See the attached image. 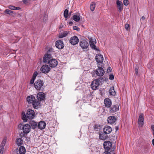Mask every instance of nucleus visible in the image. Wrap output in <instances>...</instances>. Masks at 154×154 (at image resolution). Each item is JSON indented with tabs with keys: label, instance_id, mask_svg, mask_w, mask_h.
Segmentation results:
<instances>
[{
	"label": "nucleus",
	"instance_id": "412c9836",
	"mask_svg": "<svg viewBox=\"0 0 154 154\" xmlns=\"http://www.w3.org/2000/svg\"><path fill=\"white\" fill-rule=\"evenodd\" d=\"M119 110V106H117L114 105L110 108V112L111 113H113Z\"/></svg>",
	"mask_w": 154,
	"mask_h": 154
},
{
	"label": "nucleus",
	"instance_id": "cd10ccee",
	"mask_svg": "<svg viewBox=\"0 0 154 154\" xmlns=\"http://www.w3.org/2000/svg\"><path fill=\"white\" fill-rule=\"evenodd\" d=\"M107 137V136L106 134H104V133L99 134V138L100 139L102 140H106Z\"/></svg>",
	"mask_w": 154,
	"mask_h": 154
},
{
	"label": "nucleus",
	"instance_id": "49530a36",
	"mask_svg": "<svg viewBox=\"0 0 154 154\" xmlns=\"http://www.w3.org/2000/svg\"><path fill=\"white\" fill-rule=\"evenodd\" d=\"M88 39L89 40V42H92L93 41L95 40V39H93L92 37H88Z\"/></svg>",
	"mask_w": 154,
	"mask_h": 154
},
{
	"label": "nucleus",
	"instance_id": "20e7f679",
	"mask_svg": "<svg viewBox=\"0 0 154 154\" xmlns=\"http://www.w3.org/2000/svg\"><path fill=\"white\" fill-rule=\"evenodd\" d=\"M97 81V79H95L93 81L91 84V88L93 90H96L97 89L100 84Z\"/></svg>",
	"mask_w": 154,
	"mask_h": 154
},
{
	"label": "nucleus",
	"instance_id": "6ab92c4d",
	"mask_svg": "<svg viewBox=\"0 0 154 154\" xmlns=\"http://www.w3.org/2000/svg\"><path fill=\"white\" fill-rule=\"evenodd\" d=\"M104 103L105 106L106 107H109L111 106V100L109 98L105 99L104 100Z\"/></svg>",
	"mask_w": 154,
	"mask_h": 154
},
{
	"label": "nucleus",
	"instance_id": "7ed1b4c3",
	"mask_svg": "<svg viewBox=\"0 0 154 154\" xmlns=\"http://www.w3.org/2000/svg\"><path fill=\"white\" fill-rule=\"evenodd\" d=\"M97 66L98 68L96 70V73L98 76H102L105 72L104 70L102 68V63H98Z\"/></svg>",
	"mask_w": 154,
	"mask_h": 154
},
{
	"label": "nucleus",
	"instance_id": "680f3d73",
	"mask_svg": "<svg viewBox=\"0 0 154 154\" xmlns=\"http://www.w3.org/2000/svg\"><path fill=\"white\" fill-rule=\"evenodd\" d=\"M115 148H116L115 147H113L112 148L113 150L114 151L115 149Z\"/></svg>",
	"mask_w": 154,
	"mask_h": 154
},
{
	"label": "nucleus",
	"instance_id": "0eeeda50",
	"mask_svg": "<svg viewBox=\"0 0 154 154\" xmlns=\"http://www.w3.org/2000/svg\"><path fill=\"white\" fill-rule=\"evenodd\" d=\"M104 148L106 151H110V150L112 146V143L109 141H106L104 142L103 144Z\"/></svg>",
	"mask_w": 154,
	"mask_h": 154
},
{
	"label": "nucleus",
	"instance_id": "603ef678",
	"mask_svg": "<svg viewBox=\"0 0 154 154\" xmlns=\"http://www.w3.org/2000/svg\"><path fill=\"white\" fill-rule=\"evenodd\" d=\"M23 125L22 124H20L18 126V128H20V129H21L22 128L23 129Z\"/></svg>",
	"mask_w": 154,
	"mask_h": 154
},
{
	"label": "nucleus",
	"instance_id": "f03ea898",
	"mask_svg": "<svg viewBox=\"0 0 154 154\" xmlns=\"http://www.w3.org/2000/svg\"><path fill=\"white\" fill-rule=\"evenodd\" d=\"M44 82L40 79L37 80L34 84V87L37 90L42 91L44 89Z\"/></svg>",
	"mask_w": 154,
	"mask_h": 154
},
{
	"label": "nucleus",
	"instance_id": "13d9d810",
	"mask_svg": "<svg viewBox=\"0 0 154 154\" xmlns=\"http://www.w3.org/2000/svg\"><path fill=\"white\" fill-rule=\"evenodd\" d=\"M116 131H117L119 129V127L118 126H117L116 127Z\"/></svg>",
	"mask_w": 154,
	"mask_h": 154
},
{
	"label": "nucleus",
	"instance_id": "4d7b16f0",
	"mask_svg": "<svg viewBox=\"0 0 154 154\" xmlns=\"http://www.w3.org/2000/svg\"><path fill=\"white\" fill-rule=\"evenodd\" d=\"M145 17L144 16H143L141 19V20H144L145 19Z\"/></svg>",
	"mask_w": 154,
	"mask_h": 154
},
{
	"label": "nucleus",
	"instance_id": "ddd939ff",
	"mask_svg": "<svg viewBox=\"0 0 154 154\" xmlns=\"http://www.w3.org/2000/svg\"><path fill=\"white\" fill-rule=\"evenodd\" d=\"M95 59L96 61L97 62V63H102V62L103 60V55L100 54H96Z\"/></svg>",
	"mask_w": 154,
	"mask_h": 154
},
{
	"label": "nucleus",
	"instance_id": "8fccbe9b",
	"mask_svg": "<svg viewBox=\"0 0 154 154\" xmlns=\"http://www.w3.org/2000/svg\"><path fill=\"white\" fill-rule=\"evenodd\" d=\"M111 68L110 67H109L107 69V72H109L111 71Z\"/></svg>",
	"mask_w": 154,
	"mask_h": 154
},
{
	"label": "nucleus",
	"instance_id": "0e129e2a",
	"mask_svg": "<svg viewBox=\"0 0 154 154\" xmlns=\"http://www.w3.org/2000/svg\"><path fill=\"white\" fill-rule=\"evenodd\" d=\"M113 154H115V153H113Z\"/></svg>",
	"mask_w": 154,
	"mask_h": 154
},
{
	"label": "nucleus",
	"instance_id": "4be33fe9",
	"mask_svg": "<svg viewBox=\"0 0 154 154\" xmlns=\"http://www.w3.org/2000/svg\"><path fill=\"white\" fill-rule=\"evenodd\" d=\"M116 121V119L114 116H110L108 117L107 121L108 123L112 124L114 123Z\"/></svg>",
	"mask_w": 154,
	"mask_h": 154
},
{
	"label": "nucleus",
	"instance_id": "f3484780",
	"mask_svg": "<svg viewBox=\"0 0 154 154\" xmlns=\"http://www.w3.org/2000/svg\"><path fill=\"white\" fill-rule=\"evenodd\" d=\"M112 128L109 126H106L103 128V131L106 134H110L112 131Z\"/></svg>",
	"mask_w": 154,
	"mask_h": 154
},
{
	"label": "nucleus",
	"instance_id": "7c9ffc66",
	"mask_svg": "<svg viewBox=\"0 0 154 154\" xmlns=\"http://www.w3.org/2000/svg\"><path fill=\"white\" fill-rule=\"evenodd\" d=\"M8 7L9 9L12 10H19L20 9L19 7H16L12 5H9Z\"/></svg>",
	"mask_w": 154,
	"mask_h": 154
},
{
	"label": "nucleus",
	"instance_id": "9b49d317",
	"mask_svg": "<svg viewBox=\"0 0 154 154\" xmlns=\"http://www.w3.org/2000/svg\"><path fill=\"white\" fill-rule=\"evenodd\" d=\"M50 70V68L48 65H43L41 68V70L42 72L44 73H47Z\"/></svg>",
	"mask_w": 154,
	"mask_h": 154
},
{
	"label": "nucleus",
	"instance_id": "c9c22d12",
	"mask_svg": "<svg viewBox=\"0 0 154 154\" xmlns=\"http://www.w3.org/2000/svg\"><path fill=\"white\" fill-rule=\"evenodd\" d=\"M5 12L7 14L11 15L13 13V11L9 9H6L5 11Z\"/></svg>",
	"mask_w": 154,
	"mask_h": 154
},
{
	"label": "nucleus",
	"instance_id": "f257e3e1",
	"mask_svg": "<svg viewBox=\"0 0 154 154\" xmlns=\"http://www.w3.org/2000/svg\"><path fill=\"white\" fill-rule=\"evenodd\" d=\"M35 116V113L34 111L31 109H29L27 110L26 112V116L24 114H23L22 116V119L24 122H26L27 121V119H33Z\"/></svg>",
	"mask_w": 154,
	"mask_h": 154
},
{
	"label": "nucleus",
	"instance_id": "6e6552de",
	"mask_svg": "<svg viewBox=\"0 0 154 154\" xmlns=\"http://www.w3.org/2000/svg\"><path fill=\"white\" fill-rule=\"evenodd\" d=\"M80 45L83 49H87L89 46L88 42L85 40H82L80 42Z\"/></svg>",
	"mask_w": 154,
	"mask_h": 154
},
{
	"label": "nucleus",
	"instance_id": "a878e982",
	"mask_svg": "<svg viewBox=\"0 0 154 154\" xmlns=\"http://www.w3.org/2000/svg\"><path fill=\"white\" fill-rule=\"evenodd\" d=\"M96 40L93 41L92 42H90V45L91 48L93 49L96 50H97L96 47L95 45V44L96 43Z\"/></svg>",
	"mask_w": 154,
	"mask_h": 154
},
{
	"label": "nucleus",
	"instance_id": "3c124183",
	"mask_svg": "<svg viewBox=\"0 0 154 154\" xmlns=\"http://www.w3.org/2000/svg\"><path fill=\"white\" fill-rule=\"evenodd\" d=\"M138 69L136 68L135 70V73L136 75H138Z\"/></svg>",
	"mask_w": 154,
	"mask_h": 154
},
{
	"label": "nucleus",
	"instance_id": "2eb2a0df",
	"mask_svg": "<svg viewBox=\"0 0 154 154\" xmlns=\"http://www.w3.org/2000/svg\"><path fill=\"white\" fill-rule=\"evenodd\" d=\"M144 115L143 113H141L139 116L138 120V123L139 126L142 127L143 124L144 118Z\"/></svg>",
	"mask_w": 154,
	"mask_h": 154
},
{
	"label": "nucleus",
	"instance_id": "c756f323",
	"mask_svg": "<svg viewBox=\"0 0 154 154\" xmlns=\"http://www.w3.org/2000/svg\"><path fill=\"white\" fill-rule=\"evenodd\" d=\"M73 19L76 22H78L80 19V15H75L73 16Z\"/></svg>",
	"mask_w": 154,
	"mask_h": 154
},
{
	"label": "nucleus",
	"instance_id": "de8ad7c7",
	"mask_svg": "<svg viewBox=\"0 0 154 154\" xmlns=\"http://www.w3.org/2000/svg\"><path fill=\"white\" fill-rule=\"evenodd\" d=\"M35 79L32 78L30 82V83L31 84H32L34 83Z\"/></svg>",
	"mask_w": 154,
	"mask_h": 154
},
{
	"label": "nucleus",
	"instance_id": "4c0bfd02",
	"mask_svg": "<svg viewBox=\"0 0 154 154\" xmlns=\"http://www.w3.org/2000/svg\"><path fill=\"white\" fill-rule=\"evenodd\" d=\"M5 143H6V140H5V139H4L2 141V143L1 144L0 146L4 148V146L5 144Z\"/></svg>",
	"mask_w": 154,
	"mask_h": 154
},
{
	"label": "nucleus",
	"instance_id": "393cba45",
	"mask_svg": "<svg viewBox=\"0 0 154 154\" xmlns=\"http://www.w3.org/2000/svg\"><path fill=\"white\" fill-rule=\"evenodd\" d=\"M35 100L34 97L32 95L28 96L27 98V102L29 103H31Z\"/></svg>",
	"mask_w": 154,
	"mask_h": 154
},
{
	"label": "nucleus",
	"instance_id": "473e14b6",
	"mask_svg": "<svg viewBox=\"0 0 154 154\" xmlns=\"http://www.w3.org/2000/svg\"><path fill=\"white\" fill-rule=\"evenodd\" d=\"M95 7V4L93 2L92 3L90 6V8L92 11L94 10Z\"/></svg>",
	"mask_w": 154,
	"mask_h": 154
},
{
	"label": "nucleus",
	"instance_id": "58836bf2",
	"mask_svg": "<svg viewBox=\"0 0 154 154\" xmlns=\"http://www.w3.org/2000/svg\"><path fill=\"white\" fill-rule=\"evenodd\" d=\"M123 4L125 5H127L129 4V1L128 0H124L123 1Z\"/></svg>",
	"mask_w": 154,
	"mask_h": 154
},
{
	"label": "nucleus",
	"instance_id": "39448f33",
	"mask_svg": "<svg viewBox=\"0 0 154 154\" xmlns=\"http://www.w3.org/2000/svg\"><path fill=\"white\" fill-rule=\"evenodd\" d=\"M48 63L51 67L53 68L55 67L57 65L58 62L57 60L52 58L48 61Z\"/></svg>",
	"mask_w": 154,
	"mask_h": 154
},
{
	"label": "nucleus",
	"instance_id": "e2e57ef3",
	"mask_svg": "<svg viewBox=\"0 0 154 154\" xmlns=\"http://www.w3.org/2000/svg\"><path fill=\"white\" fill-rule=\"evenodd\" d=\"M97 125H96L94 127V128L95 129H96L97 128Z\"/></svg>",
	"mask_w": 154,
	"mask_h": 154
},
{
	"label": "nucleus",
	"instance_id": "f704fd0d",
	"mask_svg": "<svg viewBox=\"0 0 154 154\" xmlns=\"http://www.w3.org/2000/svg\"><path fill=\"white\" fill-rule=\"evenodd\" d=\"M68 14V10L67 9H66L64 12V16L65 18H67Z\"/></svg>",
	"mask_w": 154,
	"mask_h": 154
},
{
	"label": "nucleus",
	"instance_id": "5701e85b",
	"mask_svg": "<svg viewBox=\"0 0 154 154\" xmlns=\"http://www.w3.org/2000/svg\"><path fill=\"white\" fill-rule=\"evenodd\" d=\"M45 97V95L44 93L40 92L37 94V98L40 101L41 100H44Z\"/></svg>",
	"mask_w": 154,
	"mask_h": 154
},
{
	"label": "nucleus",
	"instance_id": "c03bdc74",
	"mask_svg": "<svg viewBox=\"0 0 154 154\" xmlns=\"http://www.w3.org/2000/svg\"><path fill=\"white\" fill-rule=\"evenodd\" d=\"M111 151H110L111 152ZM102 154H111L110 151H106L105 150V151L103 152Z\"/></svg>",
	"mask_w": 154,
	"mask_h": 154
},
{
	"label": "nucleus",
	"instance_id": "4468645a",
	"mask_svg": "<svg viewBox=\"0 0 154 154\" xmlns=\"http://www.w3.org/2000/svg\"><path fill=\"white\" fill-rule=\"evenodd\" d=\"M52 58L51 55L50 54H45L43 58V62L44 63H48V61Z\"/></svg>",
	"mask_w": 154,
	"mask_h": 154
},
{
	"label": "nucleus",
	"instance_id": "c85d7f7f",
	"mask_svg": "<svg viewBox=\"0 0 154 154\" xmlns=\"http://www.w3.org/2000/svg\"><path fill=\"white\" fill-rule=\"evenodd\" d=\"M109 94L112 96H114L116 94V92L114 90L113 87H111L109 90Z\"/></svg>",
	"mask_w": 154,
	"mask_h": 154
},
{
	"label": "nucleus",
	"instance_id": "aec40b11",
	"mask_svg": "<svg viewBox=\"0 0 154 154\" xmlns=\"http://www.w3.org/2000/svg\"><path fill=\"white\" fill-rule=\"evenodd\" d=\"M46 125V123L45 122L41 121L38 123L37 126L40 129L42 130L45 128Z\"/></svg>",
	"mask_w": 154,
	"mask_h": 154
},
{
	"label": "nucleus",
	"instance_id": "bf43d9fd",
	"mask_svg": "<svg viewBox=\"0 0 154 154\" xmlns=\"http://www.w3.org/2000/svg\"><path fill=\"white\" fill-rule=\"evenodd\" d=\"M152 144L154 146V139L152 140Z\"/></svg>",
	"mask_w": 154,
	"mask_h": 154
},
{
	"label": "nucleus",
	"instance_id": "5fc2aeb1",
	"mask_svg": "<svg viewBox=\"0 0 154 154\" xmlns=\"http://www.w3.org/2000/svg\"><path fill=\"white\" fill-rule=\"evenodd\" d=\"M73 22L72 21H70L69 22V25L70 26H71L72 25V24H73Z\"/></svg>",
	"mask_w": 154,
	"mask_h": 154
},
{
	"label": "nucleus",
	"instance_id": "dca6fc26",
	"mask_svg": "<svg viewBox=\"0 0 154 154\" xmlns=\"http://www.w3.org/2000/svg\"><path fill=\"white\" fill-rule=\"evenodd\" d=\"M116 4L117 5V7L119 12H121L123 9V5L122 2L119 0L116 1Z\"/></svg>",
	"mask_w": 154,
	"mask_h": 154
},
{
	"label": "nucleus",
	"instance_id": "f8f14e48",
	"mask_svg": "<svg viewBox=\"0 0 154 154\" xmlns=\"http://www.w3.org/2000/svg\"><path fill=\"white\" fill-rule=\"evenodd\" d=\"M30 126L28 124H26L23 125V130L24 133L27 134L29 133L30 131Z\"/></svg>",
	"mask_w": 154,
	"mask_h": 154
},
{
	"label": "nucleus",
	"instance_id": "09e8293b",
	"mask_svg": "<svg viewBox=\"0 0 154 154\" xmlns=\"http://www.w3.org/2000/svg\"><path fill=\"white\" fill-rule=\"evenodd\" d=\"M4 149V148L0 146V152L1 153H3Z\"/></svg>",
	"mask_w": 154,
	"mask_h": 154
},
{
	"label": "nucleus",
	"instance_id": "9d476101",
	"mask_svg": "<svg viewBox=\"0 0 154 154\" xmlns=\"http://www.w3.org/2000/svg\"><path fill=\"white\" fill-rule=\"evenodd\" d=\"M32 106L34 109H38L41 106L40 101L35 99L32 103Z\"/></svg>",
	"mask_w": 154,
	"mask_h": 154
},
{
	"label": "nucleus",
	"instance_id": "e433bc0d",
	"mask_svg": "<svg viewBox=\"0 0 154 154\" xmlns=\"http://www.w3.org/2000/svg\"><path fill=\"white\" fill-rule=\"evenodd\" d=\"M97 79V81L99 82L100 84H101L104 81L102 77H100L98 79Z\"/></svg>",
	"mask_w": 154,
	"mask_h": 154
},
{
	"label": "nucleus",
	"instance_id": "a211bd4d",
	"mask_svg": "<svg viewBox=\"0 0 154 154\" xmlns=\"http://www.w3.org/2000/svg\"><path fill=\"white\" fill-rule=\"evenodd\" d=\"M91 96L90 95H85L83 98V101L84 103H88L91 100Z\"/></svg>",
	"mask_w": 154,
	"mask_h": 154
},
{
	"label": "nucleus",
	"instance_id": "a18cd8bd",
	"mask_svg": "<svg viewBox=\"0 0 154 154\" xmlns=\"http://www.w3.org/2000/svg\"><path fill=\"white\" fill-rule=\"evenodd\" d=\"M109 79L110 80H113L114 79V76L113 74H111L109 76Z\"/></svg>",
	"mask_w": 154,
	"mask_h": 154
},
{
	"label": "nucleus",
	"instance_id": "a19ab883",
	"mask_svg": "<svg viewBox=\"0 0 154 154\" xmlns=\"http://www.w3.org/2000/svg\"><path fill=\"white\" fill-rule=\"evenodd\" d=\"M37 74H38L37 72L36 71L33 74L32 78H33L35 79L36 77L37 76Z\"/></svg>",
	"mask_w": 154,
	"mask_h": 154
},
{
	"label": "nucleus",
	"instance_id": "2f4dec72",
	"mask_svg": "<svg viewBox=\"0 0 154 154\" xmlns=\"http://www.w3.org/2000/svg\"><path fill=\"white\" fill-rule=\"evenodd\" d=\"M23 143V140L22 139L19 138L17 139V144L18 146L21 145Z\"/></svg>",
	"mask_w": 154,
	"mask_h": 154
},
{
	"label": "nucleus",
	"instance_id": "b1692460",
	"mask_svg": "<svg viewBox=\"0 0 154 154\" xmlns=\"http://www.w3.org/2000/svg\"><path fill=\"white\" fill-rule=\"evenodd\" d=\"M29 125L32 128L34 129L38 126L37 123L33 120H30L29 121Z\"/></svg>",
	"mask_w": 154,
	"mask_h": 154
},
{
	"label": "nucleus",
	"instance_id": "1a4fd4ad",
	"mask_svg": "<svg viewBox=\"0 0 154 154\" xmlns=\"http://www.w3.org/2000/svg\"><path fill=\"white\" fill-rule=\"evenodd\" d=\"M55 46L59 49H61L63 48L64 46L63 42L60 40H59L56 42Z\"/></svg>",
	"mask_w": 154,
	"mask_h": 154
},
{
	"label": "nucleus",
	"instance_id": "37998d69",
	"mask_svg": "<svg viewBox=\"0 0 154 154\" xmlns=\"http://www.w3.org/2000/svg\"><path fill=\"white\" fill-rule=\"evenodd\" d=\"M47 20V16L46 15L44 16V18L43 19V21L44 22H45Z\"/></svg>",
	"mask_w": 154,
	"mask_h": 154
},
{
	"label": "nucleus",
	"instance_id": "423d86ee",
	"mask_svg": "<svg viewBox=\"0 0 154 154\" xmlns=\"http://www.w3.org/2000/svg\"><path fill=\"white\" fill-rule=\"evenodd\" d=\"M79 42L78 37L76 36H72L69 40V42L72 45H75L78 44Z\"/></svg>",
	"mask_w": 154,
	"mask_h": 154
},
{
	"label": "nucleus",
	"instance_id": "052dcab7",
	"mask_svg": "<svg viewBox=\"0 0 154 154\" xmlns=\"http://www.w3.org/2000/svg\"><path fill=\"white\" fill-rule=\"evenodd\" d=\"M152 129L154 131V125H152Z\"/></svg>",
	"mask_w": 154,
	"mask_h": 154
},
{
	"label": "nucleus",
	"instance_id": "ea45409f",
	"mask_svg": "<svg viewBox=\"0 0 154 154\" xmlns=\"http://www.w3.org/2000/svg\"><path fill=\"white\" fill-rule=\"evenodd\" d=\"M73 29L75 30H76L77 31H79L80 30V29L77 26H73Z\"/></svg>",
	"mask_w": 154,
	"mask_h": 154
},
{
	"label": "nucleus",
	"instance_id": "6e6d98bb",
	"mask_svg": "<svg viewBox=\"0 0 154 154\" xmlns=\"http://www.w3.org/2000/svg\"><path fill=\"white\" fill-rule=\"evenodd\" d=\"M63 27V25L61 23L60 25V28H62Z\"/></svg>",
	"mask_w": 154,
	"mask_h": 154
},
{
	"label": "nucleus",
	"instance_id": "79ce46f5",
	"mask_svg": "<svg viewBox=\"0 0 154 154\" xmlns=\"http://www.w3.org/2000/svg\"><path fill=\"white\" fill-rule=\"evenodd\" d=\"M129 27V25L127 23L125 25V28L126 30H128V28Z\"/></svg>",
	"mask_w": 154,
	"mask_h": 154
},
{
	"label": "nucleus",
	"instance_id": "72a5a7b5",
	"mask_svg": "<svg viewBox=\"0 0 154 154\" xmlns=\"http://www.w3.org/2000/svg\"><path fill=\"white\" fill-rule=\"evenodd\" d=\"M68 34V32L67 31L64 32L62 34L60 35L59 37L60 38H62L65 37Z\"/></svg>",
	"mask_w": 154,
	"mask_h": 154
},
{
	"label": "nucleus",
	"instance_id": "bb28decb",
	"mask_svg": "<svg viewBox=\"0 0 154 154\" xmlns=\"http://www.w3.org/2000/svg\"><path fill=\"white\" fill-rule=\"evenodd\" d=\"M19 152L20 154H24L26 152L25 148L24 146H21L19 148Z\"/></svg>",
	"mask_w": 154,
	"mask_h": 154
},
{
	"label": "nucleus",
	"instance_id": "864d4df0",
	"mask_svg": "<svg viewBox=\"0 0 154 154\" xmlns=\"http://www.w3.org/2000/svg\"><path fill=\"white\" fill-rule=\"evenodd\" d=\"M28 0H23V1L24 3H28Z\"/></svg>",
	"mask_w": 154,
	"mask_h": 154
}]
</instances>
